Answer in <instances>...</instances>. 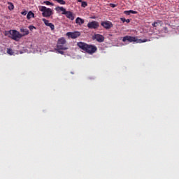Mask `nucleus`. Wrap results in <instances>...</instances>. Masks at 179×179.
<instances>
[{
  "label": "nucleus",
  "mask_w": 179,
  "mask_h": 179,
  "mask_svg": "<svg viewBox=\"0 0 179 179\" xmlns=\"http://www.w3.org/2000/svg\"><path fill=\"white\" fill-rule=\"evenodd\" d=\"M20 31L21 33H23V34H22V37L24 36H27V34H29V29H27L21 28Z\"/></svg>",
  "instance_id": "f3484780"
},
{
  "label": "nucleus",
  "mask_w": 179,
  "mask_h": 179,
  "mask_svg": "<svg viewBox=\"0 0 179 179\" xmlns=\"http://www.w3.org/2000/svg\"><path fill=\"white\" fill-rule=\"evenodd\" d=\"M42 5H47L48 6H50V5L51 6H54V3H51L50 1H43V3H41Z\"/></svg>",
  "instance_id": "412c9836"
},
{
  "label": "nucleus",
  "mask_w": 179,
  "mask_h": 179,
  "mask_svg": "<svg viewBox=\"0 0 179 179\" xmlns=\"http://www.w3.org/2000/svg\"><path fill=\"white\" fill-rule=\"evenodd\" d=\"M8 37L9 38H12V40L17 41L18 40H20V38H22V37H23V35H22L20 31H17L16 30H11L10 35L8 36Z\"/></svg>",
  "instance_id": "20e7f679"
},
{
  "label": "nucleus",
  "mask_w": 179,
  "mask_h": 179,
  "mask_svg": "<svg viewBox=\"0 0 179 179\" xmlns=\"http://www.w3.org/2000/svg\"><path fill=\"white\" fill-rule=\"evenodd\" d=\"M78 47L83 50L85 52H87V54H90V45H87L86 43L83 42H78Z\"/></svg>",
  "instance_id": "39448f33"
},
{
  "label": "nucleus",
  "mask_w": 179,
  "mask_h": 179,
  "mask_svg": "<svg viewBox=\"0 0 179 179\" xmlns=\"http://www.w3.org/2000/svg\"><path fill=\"white\" fill-rule=\"evenodd\" d=\"M120 20L123 22L125 23L126 19L124 17H121Z\"/></svg>",
  "instance_id": "c85d7f7f"
},
{
  "label": "nucleus",
  "mask_w": 179,
  "mask_h": 179,
  "mask_svg": "<svg viewBox=\"0 0 179 179\" xmlns=\"http://www.w3.org/2000/svg\"><path fill=\"white\" fill-rule=\"evenodd\" d=\"M7 54H8L9 55H13V54H14L13 50L10 48H8Z\"/></svg>",
  "instance_id": "5701e85b"
},
{
  "label": "nucleus",
  "mask_w": 179,
  "mask_h": 179,
  "mask_svg": "<svg viewBox=\"0 0 179 179\" xmlns=\"http://www.w3.org/2000/svg\"><path fill=\"white\" fill-rule=\"evenodd\" d=\"M21 14H22L23 16H26L27 15V11H22Z\"/></svg>",
  "instance_id": "cd10ccee"
},
{
  "label": "nucleus",
  "mask_w": 179,
  "mask_h": 179,
  "mask_svg": "<svg viewBox=\"0 0 179 179\" xmlns=\"http://www.w3.org/2000/svg\"><path fill=\"white\" fill-rule=\"evenodd\" d=\"M101 26L104 27L106 30H109L112 27H113V24L111 22L107 21V22H102L101 23Z\"/></svg>",
  "instance_id": "0eeeda50"
},
{
  "label": "nucleus",
  "mask_w": 179,
  "mask_h": 179,
  "mask_svg": "<svg viewBox=\"0 0 179 179\" xmlns=\"http://www.w3.org/2000/svg\"><path fill=\"white\" fill-rule=\"evenodd\" d=\"M125 22L127 23H130L131 20H130V19H126Z\"/></svg>",
  "instance_id": "7c9ffc66"
},
{
  "label": "nucleus",
  "mask_w": 179,
  "mask_h": 179,
  "mask_svg": "<svg viewBox=\"0 0 179 179\" xmlns=\"http://www.w3.org/2000/svg\"><path fill=\"white\" fill-rule=\"evenodd\" d=\"M55 10H57V12H59V10H61V12H62V15H65L68 12L65 8H64V7L60 6L56 7Z\"/></svg>",
  "instance_id": "f8f14e48"
},
{
  "label": "nucleus",
  "mask_w": 179,
  "mask_h": 179,
  "mask_svg": "<svg viewBox=\"0 0 179 179\" xmlns=\"http://www.w3.org/2000/svg\"><path fill=\"white\" fill-rule=\"evenodd\" d=\"M90 22H88V24H87V27L89 28V29H90Z\"/></svg>",
  "instance_id": "473e14b6"
},
{
  "label": "nucleus",
  "mask_w": 179,
  "mask_h": 179,
  "mask_svg": "<svg viewBox=\"0 0 179 179\" xmlns=\"http://www.w3.org/2000/svg\"><path fill=\"white\" fill-rule=\"evenodd\" d=\"M66 40L65 38L62 37L58 39L57 48V50H68V47H66Z\"/></svg>",
  "instance_id": "7ed1b4c3"
},
{
  "label": "nucleus",
  "mask_w": 179,
  "mask_h": 179,
  "mask_svg": "<svg viewBox=\"0 0 179 179\" xmlns=\"http://www.w3.org/2000/svg\"><path fill=\"white\" fill-rule=\"evenodd\" d=\"M38 9L40 12H42V16L43 17H50V16H52V15H54L52 9L47 8L44 6H39Z\"/></svg>",
  "instance_id": "f257e3e1"
},
{
  "label": "nucleus",
  "mask_w": 179,
  "mask_h": 179,
  "mask_svg": "<svg viewBox=\"0 0 179 179\" xmlns=\"http://www.w3.org/2000/svg\"><path fill=\"white\" fill-rule=\"evenodd\" d=\"M78 2H80L82 3V2H83V1L82 0H78Z\"/></svg>",
  "instance_id": "72a5a7b5"
},
{
  "label": "nucleus",
  "mask_w": 179,
  "mask_h": 179,
  "mask_svg": "<svg viewBox=\"0 0 179 179\" xmlns=\"http://www.w3.org/2000/svg\"><path fill=\"white\" fill-rule=\"evenodd\" d=\"M29 30H31V31H33V29H36V27H35V26H33V25H30V26L29 27Z\"/></svg>",
  "instance_id": "bb28decb"
},
{
  "label": "nucleus",
  "mask_w": 179,
  "mask_h": 179,
  "mask_svg": "<svg viewBox=\"0 0 179 179\" xmlns=\"http://www.w3.org/2000/svg\"><path fill=\"white\" fill-rule=\"evenodd\" d=\"M109 6L110 8H116L117 6V4H115V3H110Z\"/></svg>",
  "instance_id": "a878e982"
},
{
  "label": "nucleus",
  "mask_w": 179,
  "mask_h": 179,
  "mask_svg": "<svg viewBox=\"0 0 179 179\" xmlns=\"http://www.w3.org/2000/svg\"><path fill=\"white\" fill-rule=\"evenodd\" d=\"M99 22H91V29H99Z\"/></svg>",
  "instance_id": "2eb2a0df"
},
{
  "label": "nucleus",
  "mask_w": 179,
  "mask_h": 179,
  "mask_svg": "<svg viewBox=\"0 0 179 179\" xmlns=\"http://www.w3.org/2000/svg\"><path fill=\"white\" fill-rule=\"evenodd\" d=\"M31 17H34V14L33 12L29 11L27 15V19H28V20H30Z\"/></svg>",
  "instance_id": "aec40b11"
},
{
  "label": "nucleus",
  "mask_w": 179,
  "mask_h": 179,
  "mask_svg": "<svg viewBox=\"0 0 179 179\" xmlns=\"http://www.w3.org/2000/svg\"><path fill=\"white\" fill-rule=\"evenodd\" d=\"M8 9H9V10H13V9H15V6L13 5V3H11V2H8Z\"/></svg>",
  "instance_id": "4be33fe9"
},
{
  "label": "nucleus",
  "mask_w": 179,
  "mask_h": 179,
  "mask_svg": "<svg viewBox=\"0 0 179 179\" xmlns=\"http://www.w3.org/2000/svg\"><path fill=\"white\" fill-rule=\"evenodd\" d=\"M42 21L45 23V26H48V27H50L51 30H55V26L54 24L50 22L48 20L45 18H43Z\"/></svg>",
  "instance_id": "1a4fd4ad"
},
{
  "label": "nucleus",
  "mask_w": 179,
  "mask_h": 179,
  "mask_svg": "<svg viewBox=\"0 0 179 179\" xmlns=\"http://www.w3.org/2000/svg\"><path fill=\"white\" fill-rule=\"evenodd\" d=\"M55 10H57V12H59V10H61V12H62V15H65L68 12L65 8H64V7L60 6L56 7Z\"/></svg>",
  "instance_id": "ddd939ff"
},
{
  "label": "nucleus",
  "mask_w": 179,
  "mask_h": 179,
  "mask_svg": "<svg viewBox=\"0 0 179 179\" xmlns=\"http://www.w3.org/2000/svg\"><path fill=\"white\" fill-rule=\"evenodd\" d=\"M76 23H77V24H79L80 26L81 24H83L85 23V20H83V19L78 17L76 19Z\"/></svg>",
  "instance_id": "dca6fc26"
},
{
  "label": "nucleus",
  "mask_w": 179,
  "mask_h": 179,
  "mask_svg": "<svg viewBox=\"0 0 179 179\" xmlns=\"http://www.w3.org/2000/svg\"><path fill=\"white\" fill-rule=\"evenodd\" d=\"M164 31L167 32L168 31V27H164Z\"/></svg>",
  "instance_id": "2f4dec72"
},
{
  "label": "nucleus",
  "mask_w": 179,
  "mask_h": 179,
  "mask_svg": "<svg viewBox=\"0 0 179 179\" xmlns=\"http://www.w3.org/2000/svg\"><path fill=\"white\" fill-rule=\"evenodd\" d=\"M64 15H66L67 19H70V20H75V17L73 16V13H72V12H71V11H67L66 13V14H64Z\"/></svg>",
  "instance_id": "9d476101"
},
{
  "label": "nucleus",
  "mask_w": 179,
  "mask_h": 179,
  "mask_svg": "<svg viewBox=\"0 0 179 179\" xmlns=\"http://www.w3.org/2000/svg\"><path fill=\"white\" fill-rule=\"evenodd\" d=\"M92 40H95V41H97L98 43H103L105 41V37L101 34H95L92 36Z\"/></svg>",
  "instance_id": "423d86ee"
},
{
  "label": "nucleus",
  "mask_w": 179,
  "mask_h": 179,
  "mask_svg": "<svg viewBox=\"0 0 179 179\" xmlns=\"http://www.w3.org/2000/svg\"><path fill=\"white\" fill-rule=\"evenodd\" d=\"M59 54H61L62 55H64V51L62 50H58Z\"/></svg>",
  "instance_id": "c756f323"
},
{
  "label": "nucleus",
  "mask_w": 179,
  "mask_h": 179,
  "mask_svg": "<svg viewBox=\"0 0 179 179\" xmlns=\"http://www.w3.org/2000/svg\"><path fill=\"white\" fill-rule=\"evenodd\" d=\"M97 50H98V48H97V47H96V45H92L91 44V55L92 54H94V52H96Z\"/></svg>",
  "instance_id": "a211bd4d"
},
{
  "label": "nucleus",
  "mask_w": 179,
  "mask_h": 179,
  "mask_svg": "<svg viewBox=\"0 0 179 179\" xmlns=\"http://www.w3.org/2000/svg\"><path fill=\"white\" fill-rule=\"evenodd\" d=\"M81 6H82L83 8H86V6H87V3L86 1H83V2L81 3Z\"/></svg>",
  "instance_id": "393cba45"
},
{
  "label": "nucleus",
  "mask_w": 179,
  "mask_h": 179,
  "mask_svg": "<svg viewBox=\"0 0 179 179\" xmlns=\"http://www.w3.org/2000/svg\"><path fill=\"white\" fill-rule=\"evenodd\" d=\"M124 15H136L138 13V12H136L135 10H125V11L124 12Z\"/></svg>",
  "instance_id": "4468645a"
},
{
  "label": "nucleus",
  "mask_w": 179,
  "mask_h": 179,
  "mask_svg": "<svg viewBox=\"0 0 179 179\" xmlns=\"http://www.w3.org/2000/svg\"><path fill=\"white\" fill-rule=\"evenodd\" d=\"M11 31H12V30H10V31H5L4 35H5V36H8V37H9V36H10Z\"/></svg>",
  "instance_id": "b1692460"
},
{
  "label": "nucleus",
  "mask_w": 179,
  "mask_h": 179,
  "mask_svg": "<svg viewBox=\"0 0 179 179\" xmlns=\"http://www.w3.org/2000/svg\"><path fill=\"white\" fill-rule=\"evenodd\" d=\"M122 41L124 43H126V41H129V43L137 42L141 43H146L148 40H138L137 37H132L131 36H125V37H123Z\"/></svg>",
  "instance_id": "f03ea898"
},
{
  "label": "nucleus",
  "mask_w": 179,
  "mask_h": 179,
  "mask_svg": "<svg viewBox=\"0 0 179 179\" xmlns=\"http://www.w3.org/2000/svg\"><path fill=\"white\" fill-rule=\"evenodd\" d=\"M55 10H57V12H59V10H61V12H62V15H65L68 12L65 8H64V7L60 6L56 7Z\"/></svg>",
  "instance_id": "9b49d317"
},
{
  "label": "nucleus",
  "mask_w": 179,
  "mask_h": 179,
  "mask_svg": "<svg viewBox=\"0 0 179 179\" xmlns=\"http://www.w3.org/2000/svg\"><path fill=\"white\" fill-rule=\"evenodd\" d=\"M159 24L160 26H162V22L161 20H157V22H155L154 23H152V27H157V26H159Z\"/></svg>",
  "instance_id": "6ab92c4d"
},
{
  "label": "nucleus",
  "mask_w": 179,
  "mask_h": 179,
  "mask_svg": "<svg viewBox=\"0 0 179 179\" xmlns=\"http://www.w3.org/2000/svg\"><path fill=\"white\" fill-rule=\"evenodd\" d=\"M67 37H70L71 38H78L80 36V32L74 31V32H67Z\"/></svg>",
  "instance_id": "6e6552de"
}]
</instances>
